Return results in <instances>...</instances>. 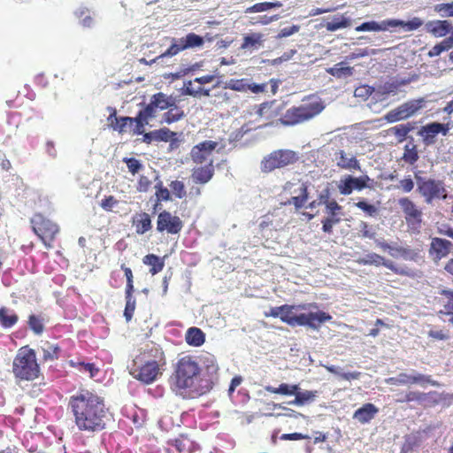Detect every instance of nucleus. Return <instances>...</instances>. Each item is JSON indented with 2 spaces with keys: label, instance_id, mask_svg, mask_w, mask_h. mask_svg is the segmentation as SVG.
I'll list each match as a JSON object with an SVG mask.
<instances>
[{
  "label": "nucleus",
  "instance_id": "f257e3e1",
  "mask_svg": "<svg viewBox=\"0 0 453 453\" xmlns=\"http://www.w3.org/2000/svg\"><path fill=\"white\" fill-rule=\"evenodd\" d=\"M70 406L79 430L97 432L104 428L107 410L99 395L82 390L71 397Z\"/></svg>",
  "mask_w": 453,
  "mask_h": 453
},
{
  "label": "nucleus",
  "instance_id": "f03ea898",
  "mask_svg": "<svg viewBox=\"0 0 453 453\" xmlns=\"http://www.w3.org/2000/svg\"><path fill=\"white\" fill-rule=\"evenodd\" d=\"M210 364L207 365V372L210 378H203L201 368L198 363L191 357L180 358L175 369L174 390L182 395L181 390H188L189 393L203 395L208 392L213 385L214 375L218 371V366L214 364L213 357L208 358Z\"/></svg>",
  "mask_w": 453,
  "mask_h": 453
},
{
  "label": "nucleus",
  "instance_id": "7ed1b4c3",
  "mask_svg": "<svg viewBox=\"0 0 453 453\" xmlns=\"http://www.w3.org/2000/svg\"><path fill=\"white\" fill-rule=\"evenodd\" d=\"M165 365V355L159 346L154 342H148L134 359L130 374L145 384H150L161 375V369Z\"/></svg>",
  "mask_w": 453,
  "mask_h": 453
},
{
  "label": "nucleus",
  "instance_id": "20e7f679",
  "mask_svg": "<svg viewBox=\"0 0 453 453\" xmlns=\"http://www.w3.org/2000/svg\"><path fill=\"white\" fill-rule=\"evenodd\" d=\"M281 321L290 326H308L318 330L319 326L332 319L328 313L318 310L314 303L283 304Z\"/></svg>",
  "mask_w": 453,
  "mask_h": 453
},
{
  "label": "nucleus",
  "instance_id": "39448f33",
  "mask_svg": "<svg viewBox=\"0 0 453 453\" xmlns=\"http://www.w3.org/2000/svg\"><path fill=\"white\" fill-rule=\"evenodd\" d=\"M325 109L322 99L317 96L304 98L297 106L290 107L279 119L284 126H295L309 121L318 116Z\"/></svg>",
  "mask_w": 453,
  "mask_h": 453
},
{
  "label": "nucleus",
  "instance_id": "423d86ee",
  "mask_svg": "<svg viewBox=\"0 0 453 453\" xmlns=\"http://www.w3.org/2000/svg\"><path fill=\"white\" fill-rule=\"evenodd\" d=\"M12 371L14 375L21 380H32L37 378L39 365L35 351L31 349L21 348L13 360Z\"/></svg>",
  "mask_w": 453,
  "mask_h": 453
},
{
  "label": "nucleus",
  "instance_id": "0eeeda50",
  "mask_svg": "<svg viewBox=\"0 0 453 453\" xmlns=\"http://www.w3.org/2000/svg\"><path fill=\"white\" fill-rule=\"evenodd\" d=\"M423 21L419 18H413L411 20L407 22L400 20V19H385L380 22L377 21H368L364 22L360 26L356 27L357 32H367V31H388L393 28L401 27L405 31H413L421 27Z\"/></svg>",
  "mask_w": 453,
  "mask_h": 453
},
{
  "label": "nucleus",
  "instance_id": "6e6552de",
  "mask_svg": "<svg viewBox=\"0 0 453 453\" xmlns=\"http://www.w3.org/2000/svg\"><path fill=\"white\" fill-rule=\"evenodd\" d=\"M297 160L296 154L288 150H280L265 157L261 162V171L270 173L276 168L285 167Z\"/></svg>",
  "mask_w": 453,
  "mask_h": 453
},
{
  "label": "nucleus",
  "instance_id": "1a4fd4ad",
  "mask_svg": "<svg viewBox=\"0 0 453 453\" xmlns=\"http://www.w3.org/2000/svg\"><path fill=\"white\" fill-rule=\"evenodd\" d=\"M219 142L206 140L195 145L190 151V157L196 165H213V151Z\"/></svg>",
  "mask_w": 453,
  "mask_h": 453
},
{
  "label": "nucleus",
  "instance_id": "9d476101",
  "mask_svg": "<svg viewBox=\"0 0 453 453\" xmlns=\"http://www.w3.org/2000/svg\"><path fill=\"white\" fill-rule=\"evenodd\" d=\"M32 223L35 233L46 246L50 247V242L54 239L58 232V225L50 219H44L42 215H35Z\"/></svg>",
  "mask_w": 453,
  "mask_h": 453
},
{
  "label": "nucleus",
  "instance_id": "9b49d317",
  "mask_svg": "<svg viewBox=\"0 0 453 453\" xmlns=\"http://www.w3.org/2000/svg\"><path fill=\"white\" fill-rule=\"evenodd\" d=\"M369 180L370 178L367 175H363L360 177L346 175L338 181L337 188L342 195L349 196L354 190L360 191L366 188L367 181Z\"/></svg>",
  "mask_w": 453,
  "mask_h": 453
},
{
  "label": "nucleus",
  "instance_id": "f8f14e48",
  "mask_svg": "<svg viewBox=\"0 0 453 453\" xmlns=\"http://www.w3.org/2000/svg\"><path fill=\"white\" fill-rule=\"evenodd\" d=\"M418 189L426 198V202L430 203L434 198L440 197L445 191L442 183L434 180H423L418 179Z\"/></svg>",
  "mask_w": 453,
  "mask_h": 453
},
{
  "label": "nucleus",
  "instance_id": "ddd939ff",
  "mask_svg": "<svg viewBox=\"0 0 453 453\" xmlns=\"http://www.w3.org/2000/svg\"><path fill=\"white\" fill-rule=\"evenodd\" d=\"M181 228L182 223L179 217L165 211L159 213L157 223V229L159 232L166 231L169 234H178Z\"/></svg>",
  "mask_w": 453,
  "mask_h": 453
},
{
  "label": "nucleus",
  "instance_id": "4468645a",
  "mask_svg": "<svg viewBox=\"0 0 453 453\" xmlns=\"http://www.w3.org/2000/svg\"><path fill=\"white\" fill-rule=\"evenodd\" d=\"M398 204L404 213V218L408 224L417 225L422 221V211L408 197H403L398 200Z\"/></svg>",
  "mask_w": 453,
  "mask_h": 453
},
{
  "label": "nucleus",
  "instance_id": "2eb2a0df",
  "mask_svg": "<svg viewBox=\"0 0 453 453\" xmlns=\"http://www.w3.org/2000/svg\"><path fill=\"white\" fill-rule=\"evenodd\" d=\"M449 127L444 124L433 122L423 126L418 134L423 138V142L426 145H431L434 143L435 136L441 133L443 135H447Z\"/></svg>",
  "mask_w": 453,
  "mask_h": 453
},
{
  "label": "nucleus",
  "instance_id": "dca6fc26",
  "mask_svg": "<svg viewBox=\"0 0 453 453\" xmlns=\"http://www.w3.org/2000/svg\"><path fill=\"white\" fill-rule=\"evenodd\" d=\"M429 377L412 371L411 373H399L395 377H390L386 380V383L389 385H409V384H424L430 383Z\"/></svg>",
  "mask_w": 453,
  "mask_h": 453
},
{
  "label": "nucleus",
  "instance_id": "f3484780",
  "mask_svg": "<svg viewBox=\"0 0 453 453\" xmlns=\"http://www.w3.org/2000/svg\"><path fill=\"white\" fill-rule=\"evenodd\" d=\"M452 243L445 239L433 238L429 253L434 260H441L449 253Z\"/></svg>",
  "mask_w": 453,
  "mask_h": 453
},
{
  "label": "nucleus",
  "instance_id": "a211bd4d",
  "mask_svg": "<svg viewBox=\"0 0 453 453\" xmlns=\"http://www.w3.org/2000/svg\"><path fill=\"white\" fill-rule=\"evenodd\" d=\"M334 160L337 166L345 170H360V165L357 158L344 150H339L334 153Z\"/></svg>",
  "mask_w": 453,
  "mask_h": 453
},
{
  "label": "nucleus",
  "instance_id": "6ab92c4d",
  "mask_svg": "<svg viewBox=\"0 0 453 453\" xmlns=\"http://www.w3.org/2000/svg\"><path fill=\"white\" fill-rule=\"evenodd\" d=\"M200 165L193 169L191 178L195 183L205 184L211 180L214 174V167L211 164Z\"/></svg>",
  "mask_w": 453,
  "mask_h": 453
},
{
  "label": "nucleus",
  "instance_id": "aec40b11",
  "mask_svg": "<svg viewBox=\"0 0 453 453\" xmlns=\"http://www.w3.org/2000/svg\"><path fill=\"white\" fill-rule=\"evenodd\" d=\"M184 43L182 38H171L169 48L162 52L159 56L153 58L150 63H162L165 58H172L180 51L184 50Z\"/></svg>",
  "mask_w": 453,
  "mask_h": 453
},
{
  "label": "nucleus",
  "instance_id": "412c9836",
  "mask_svg": "<svg viewBox=\"0 0 453 453\" xmlns=\"http://www.w3.org/2000/svg\"><path fill=\"white\" fill-rule=\"evenodd\" d=\"M264 42L265 35L263 34L252 33L243 37V42L241 45V49L252 52L262 48Z\"/></svg>",
  "mask_w": 453,
  "mask_h": 453
},
{
  "label": "nucleus",
  "instance_id": "4be33fe9",
  "mask_svg": "<svg viewBox=\"0 0 453 453\" xmlns=\"http://www.w3.org/2000/svg\"><path fill=\"white\" fill-rule=\"evenodd\" d=\"M378 412V408L372 403H365L361 408L357 409L354 414L353 418L357 419L362 424L371 421Z\"/></svg>",
  "mask_w": 453,
  "mask_h": 453
},
{
  "label": "nucleus",
  "instance_id": "5701e85b",
  "mask_svg": "<svg viewBox=\"0 0 453 453\" xmlns=\"http://www.w3.org/2000/svg\"><path fill=\"white\" fill-rule=\"evenodd\" d=\"M319 393L316 390H301L297 389L296 397L294 400L289 401L288 404L296 406H303L313 403L318 397Z\"/></svg>",
  "mask_w": 453,
  "mask_h": 453
},
{
  "label": "nucleus",
  "instance_id": "b1692460",
  "mask_svg": "<svg viewBox=\"0 0 453 453\" xmlns=\"http://www.w3.org/2000/svg\"><path fill=\"white\" fill-rule=\"evenodd\" d=\"M426 28L428 33L434 36L442 37L450 31L451 26L448 20H433L426 24Z\"/></svg>",
  "mask_w": 453,
  "mask_h": 453
},
{
  "label": "nucleus",
  "instance_id": "393cba45",
  "mask_svg": "<svg viewBox=\"0 0 453 453\" xmlns=\"http://www.w3.org/2000/svg\"><path fill=\"white\" fill-rule=\"evenodd\" d=\"M388 253L394 258H402L403 260H415L418 255L413 250L400 246L397 243H391Z\"/></svg>",
  "mask_w": 453,
  "mask_h": 453
},
{
  "label": "nucleus",
  "instance_id": "a878e982",
  "mask_svg": "<svg viewBox=\"0 0 453 453\" xmlns=\"http://www.w3.org/2000/svg\"><path fill=\"white\" fill-rule=\"evenodd\" d=\"M326 72L337 79H343L353 75L354 67L347 65L346 62L342 61L326 69Z\"/></svg>",
  "mask_w": 453,
  "mask_h": 453
},
{
  "label": "nucleus",
  "instance_id": "bb28decb",
  "mask_svg": "<svg viewBox=\"0 0 453 453\" xmlns=\"http://www.w3.org/2000/svg\"><path fill=\"white\" fill-rule=\"evenodd\" d=\"M150 102L157 110L158 109L160 111L169 109L175 104V99L173 96H167L162 92L155 94L151 97Z\"/></svg>",
  "mask_w": 453,
  "mask_h": 453
},
{
  "label": "nucleus",
  "instance_id": "cd10ccee",
  "mask_svg": "<svg viewBox=\"0 0 453 453\" xmlns=\"http://www.w3.org/2000/svg\"><path fill=\"white\" fill-rule=\"evenodd\" d=\"M265 389L267 392L272 393V394H279V395H288V396L294 395L296 397L297 389H299V385L281 383L277 388L273 387V386H265Z\"/></svg>",
  "mask_w": 453,
  "mask_h": 453
},
{
  "label": "nucleus",
  "instance_id": "c85d7f7f",
  "mask_svg": "<svg viewBox=\"0 0 453 453\" xmlns=\"http://www.w3.org/2000/svg\"><path fill=\"white\" fill-rule=\"evenodd\" d=\"M351 26V19L344 15H335L325 25L327 31L334 32Z\"/></svg>",
  "mask_w": 453,
  "mask_h": 453
},
{
  "label": "nucleus",
  "instance_id": "c756f323",
  "mask_svg": "<svg viewBox=\"0 0 453 453\" xmlns=\"http://www.w3.org/2000/svg\"><path fill=\"white\" fill-rule=\"evenodd\" d=\"M185 339L188 345L198 347L204 342L205 335L200 328L190 327L186 333Z\"/></svg>",
  "mask_w": 453,
  "mask_h": 453
},
{
  "label": "nucleus",
  "instance_id": "7c9ffc66",
  "mask_svg": "<svg viewBox=\"0 0 453 453\" xmlns=\"http://www.w3.org/2000/svg\"><path fill=\"white\" fill-rule=\"evenodd\" d=\"M423 100L408 101L399 106L404 119L414 115L421 107Z\"/></svg>",
  "mask_w": 453,
  "mask_h": 453
},
{
  "label": "nucleus",
  "instance_id": "2f4dec72",
  "mask_svg": "<svg viewBox=\"0 0 453 453\" xmlns=\"http://www.w3.org/2000/svg\"><path fill=\"white\" fill-rule=\"evenodd\" d=\"M17 321L18 316L12 310L6 307L0 309V324L4 327H11L15 325Z\"/></svg>",
  "mask_w": 453,
  "mask_h": 453
},
{
  "label": "nucleus",
  "instance_id": "473e14b6",
  "mask_svg": "<svg viewBox=\"0 0 453 453\" xmlns=\"http://www.w3.org/2000/svg\"><path fill=\"white\" fill-rule=\"evenodd\" d=\"M300 195L293 196L288 202V204H294L296 209L304 206L308 199L307 187L305 184L299 185Z\"/></svg>",
  "mask_w": 453,
  "mask_h": 453
},
{
  "label": "nucleus",
  "instance_id": "72a5a7b5",
  "mask_svg": "<svg viewBox=\"0 0 453 453\" xmlns=\"http://www.w3.org/2000/svg\"><path fill=\"white\" fill-rule=\"evenodd\" d=\"M325 368L328 372H330L346 380H358L361 375V372H344L341 367L334 366V365H326Z\"/></svg>",
  "mask_w": 453,
  "mask_h": 453
},
{
  "label": "nucleus",
  "instance_id": "f704fd0d",
  "mask_svg": "<svg viewBox=\"0 0 453 453\" xmlns=\"http://www.w3.org/2000/svg\"><path fill=\"white\" fill-rule=\"evenodd\" d=\"M143 263L145 265H150L151 268L150 272L151 274H156L162 271L164 267V262L160 260V258L155 255H147L143 257Z\"/></svg>",
  "mask_w": 453,
  "mask_h": 453
},
{
  "label": "nucleus",
  "instance_id": "c9c22d12",
  "mask_svg": "<svg viewBox=\"0 0 453 453\" xmlns=\"http://www.w3.org/2000/svg\"><path fill=\"white\" fill-rule=\"evenodd\" d=\"M75 14L82 27H91L94 25V17L88 9L80 8L76 11Z\"/></svg>",
  "mask_w": 453,
  "mask_h": 453
},
{
  "label": "nucleus",
  "instance_id": "e433bc0d",
  "mask_svg": "<svg viewBox=\"0 0 453 453\" xmlns=\"http://www.w3.org/2000/svg\"><path fill=\"white\" fill-rule=\"evenodd\" d=\"M181 38L183 40L185 50L201 47L204 42L203 38L202 36L196 35L194 33H189L185 37Z\"/></svg>",
  "mask_w": 453,
  "mask_h": 453
},
{
  "label": "nucleus",
  "instance_id": "4c0bfd02",
  "mask_svg": "<svg viewBox=\"0 0 453 453\" xmlns=\"http://www.w3.org/2000/svg\"><path fill=\"white\" fill-rule=\"evenodd\" d=\"M413 128L414 127L411 123H408L395 126L391 127L389 131L393 133L398 138V142H401Z\"/></svg>",
  "mask_w": 453,
  "mask_h": 453
},
{
  "label": "nucleus",
  "instance_id": "58836bf2",
  "mask_svg": "<svg viewBox=\"0 0 453 453\" xmlns=\"http://www.w3.org/2000/svg\"><path fill=\"white\" fill-rule=\"evenodd\" d=\"M403 159L410 165H413L418 161V154L416 145L409 143L404 146Z\"/></svg>",
  "mask_w": 453,
  "mask_h": 453
},
{
  "label": "nucleus",
  "instance_id": "ea45409f",
  "mask_svg": "<svg viewBox=\"0 0 453 453\" xmlns=\"http://www.w3.org/2000/svg\"><path fill=\"white\" fill-rule=\"evenodd\" d=\"M183 116V111L174 105L169 108V111L164 114L163 119L165 122L171 124L180 120Z\"/></svg>",
  "mask_w": 453,
  "mask_h": 453
},
{
  "label": "nucleus",
  "instance_id": "a19ab883",
  "mask_svg": "<svg viewBox=\"0 0 453 453\" xmlns=\"http://www.w3.org/2000/svg\"><path fill=\"white\" fill-rule=\"evenodd\" d=\"M133 119L131 117H120L115 125H112V128L119 133L127 132L134 126Z\"/></svg>",
  "mask_w": 453,
  "mask_h": 453
},
{
  "label": "nucleus",
  "instance_id": "79ce46f5",
  "mask_svg": "<svg viewBox=\"0 0 453 453\" xmlns=\"http://www.w3.org/2000/svg\"><path fill=\"white\" fill-rule=\"evenodd\" d=\"M42 350L43 352L44 360H54L58 357V351L59 350V348L58 345L46 342L42 346Z\"/></svg>",
  "mask_w": 453,
  "mask_h": 453
},
{
  "label": "nucleus",
  "instance_id": "37998d69",
  "mask_svg": "<svg viewBox=\"0 0 453 453\" xmlns=\"http://www.w3.org/2000/svg\"><path fill=\"white\" fill-rule=\"evenodd\" d=\"M157 109L150 102L143 110L140 111L137 114L139 119L149 124V121L156 117Z\"/></svg>",
  "mask_w": 453,
  "mask_h": 453
},
{
  "label": "nucleus",
  "instance_id": "c03bdc74",
  "mask_svg": "<svg viewBox=\"0 0 453 453\" xmlns=\"http://www.w3.org/2000/svg\"><path fill=\"white\" fill-rule=\"evenodd\" d=\"M443 293L447 296L448 301L443 305L444 309L440 312L449 316L447 320L453 324V292L444 291Z\"/></svg>",
  "mask_w": 453,
  "mask_h": 453
},
{
  "label": "nucleus",
  "instance_id": "a18cd8bd",
  "mask_svg": "<svg viewBox=\"0 0 453 453\" xmlns=\"http://www.w3.org/2000/svg\"><path fill=\"white\" fill-rule=\"evenodd\" d=\"M359 263L362 265H373L378 266L383 263V257L376 253H369L364 257L360 258Z\"/></svg>",
  "mask_w": 453,
  "mask_h": 453
},
{
  "label": "nucleus",
  "instance_id": "49530a36",
  "mask_svg": "<svg viewBox=\"0 0 453 453\" xmlns=\"http://www.w3.org/2000/svg\"><path fill=\"white\" fill-rule=\"evenodd\" d=\"M434 11L443 18L453 17V2L435 4Z\"/></svg>",
  "mask_w": 453,
  "mask_h": 453
},
{
  "label": "nucleus",
  "instance_id": "de8ad7c7",
  "mask_svg": "<svg viewBox=\"0 0 453 453\" xmlns=\"http://www.w3.org/2000/svg\"><path fill=\"white\" fill-rule=\"evenodd\" d=\"M374 91L372 87L367 85H362L357 87L354 91V96L362 100H366Z\"/></svg>",
  "mask_w": 453,
  "mask_h": 453
},
{
  "label": "nucleus",
  "instance_id": "09e8293b",
  "mask_svg": "<svg viewBox=\"0 0 453 453\" xmlns=\"http://www.w3.org/2000/svg\"><path fill=\"white\" fill-rule=\"evenodd\" d=\"M225 88H230L235 91H244L247 88V85L243 79L242 80H230L224 84Z\"/></svg>",
  "mask_w": 453,
  "mask_h": 453
},
{
  "label": "nucleus",
  "instance_id": "8fccbe9b",
  "mask_svg": "<svg viewBox=\"0 0 453 453\" xmlns=\"http://www.w3.org/2000/svg\"><path fill=\"white\" fill-rule=\"evenodd\" d=\"M151 227V220L150 216L147 213H143L141 215V219L137 224V232L140 234H144Z\"/></svg>",
  "mask_w": 453,
  "mask_h": 453
},
{
  "label": "nucleus",
  "instance_id": "3c124183",
  "mask_svg": "<svg viewBox=\"0 0 453 453\" xmlns=\"http://www.w3.org/2000/svg\"><path fill=\"white\" fill-rule=\"evenodd\" d=\"M172 192L178 198H183L186 196L185 185L180 180H173L170 184Z\"/></svg>",
  "mask_w": 453,
  "mask_h": 453
},
{
  "label": "nucleus",
  "instance_id": "603ef678",
  "mask_svg": "<svg viewBox=\"0 0 453 453\" xmlns=\"http://www.w3.org/2000/svg\"><path fill=\"white\" fill-rule=\"evenodd\" d=\"M174 133L170 131L168 128H161L154 131L155 141H165L167 142L174 136Z\"/></svg>",
  "mask_w": 453,
  "mask_h": 453
},
{
  "label": "nucleus",
  "instance_id": "864d4df0",
  "mask_svg": "<svg viewBox=\"0 0 453 453\" xmlns=\"http://www.w3.org/2000/svg\"><path fill=\"white\" fill-rule=\"evenodd\" d=\"M123 161L127 164L128 171L133 174L139 173V171L142 168V165L140 163V161L134 157H126L123 159Z\"/></svg>",
  "mask_w": 453,
  "mask_h": 453
},
{
  "label": "nucleus",
  "instance_id": "5fc2aeb1",
  "mask_svg": "<svg viewBox=\"0 0 453 453\" xmlns=\"http://www.w3.org/2000/svg\"><path fill=\"white\" fill-rule=\"evenodd\" d=\"M355 205L369 216H374L378 212L376 206L369 204L365 201H359L356 203Z\"/></svg>",
  "mask_w": 453,
  "mask_h": 453
},
{
  "label": "nucleus",
  "instance_id": "6e6d98bb",
  "mask_svg": "<svg viewBox=\"0 0 453 453\" xmlns=\"http://www.w3.org/2000/svg\"><path fill=\"white\" fill-rule=\"evenodd\" d=\"M340 222V219L336 216H329L328 218L322 220V229L325 233H332L333 226Z\"/></svg>",
  "mask_w": 453,
  "mask_h": 453
},
{
  "label": "nucleus",
  "instance_id": "4d7b16f0",
  "mask_svg": "<svg viewBox=\"0 0 453 453\" xmlns=\"http://www.w3.org/2000/svg\"><path fill=\"white\" fill-rule=\"evenodd\" d=\"M384 119L389 123H394L404 119L403 114L401 113L399 106L395 109L389 111L385 115Z\"/></svg>",
  "mask_w": 453,
  "mask_h": 453
},
{
  "label": "nucleus",
  "instance_id": "13d9d810",
  "mask_svg": "<svg viewBox=\"0 0 453 453\" xmlns=\"http://www.w3.org/2000/svg\"><path fill=\"white\" fill-rule=\"evenodd\" d=\"M414 188V182L411 177L400 180L395 188L402 189L405 193L411 192Z\"/></svg>",
  "mask_w": 453,
  "mask_h": 453
},
{
  "label": "nucleus",
  "instance_id": "bf43d9fd",
  "mask_svg": "<svg viewBox=\"0 0 453 453\" xmlns=\"http://www.w3.org/2000/svg\"><path fill=\"white\" fill-rule=\"evenodd\" d=\"M271 10L269 2L258 3L246 9V13L264 12Z\"/></svg>",
  "mask_w": 453,
  "mask_h": 453
},
{
  "label": "nucleus",
  "instance_id": "052dcab7",
  "mask_svg": "<svg viewBox=\"0 0 453 453\" xmlns=\"http://www.w3.org/2000/svg\"><path fill=\"white\" fill-rule=\"evenodd\" d=\"M133 120L134 126L129 129V132H132L133 134H142L144 133V127L148 124L139 119L137 116L134 117Z\"/></svg>",
  "mask_w": 453,
  "mask_h": 453
},
{
  "label": "nucleus",
  "instance_id": "680f3d73",
  "mask_svg": "<svg viewBox=\"0 0 453 453\" xmlns=\"http://www.w3.org/2000/svg\"><path fill=\"white\" fill-rule=\"evenodd\" d=\"M134 310H135V299L134 298L127 299L126 308L124 311V316L127 322L131 320Z\"/></svg>",
  "mask_w": 453,
  "mask_h": 453
},
{
  "label": "nucleus",
  "instance_id": "e2e57ef3",
  "mask_svg": "<svg viewBox=\"0 0 453 453\" xmlns=\"http://www.w3.org/2000/svg\"><path fill=\"white\" fill-rule=\"evenodd\" d=\"M29 326L31 329L37 334H41L43 330L41 320L35 315L29 317Z\"/></svg>",
  "mask_w": 453,
  "mask_h": 453
},
{
  "label": "nucleus",
  "instance_id": "0e129e2a",
  "mask_svg": "<svg viewBox=\"0 0 453 453\" xmlns=\"http://www.w3.org/2000/svg\"><path fill=\"white\" fill-rule=\"evenodd\" d=\"M78 365H79V370L81 372H88L90 378L95 377L96 373L98 372V370L95 367V365L90 363L86 364V363L81 362L78 364Z\"/></svg>",
  "mask_w": 453,
  "mask_h": 453
},
{
  "label": "nucleus",
  "instance_id": "69168bd1",
  "mask_svg": "<svg viewBox=\"0 0 453 453\" xmlns=\"http://www.w3.org/2000/svg\"><path fill=\"white\" fill-rule=\"evenodd\" d=\"M300 29V27L297 25H293L289 27L282 28L277 35V38H284L288 37L296 33H297Z\"/></svg>",
  "mask_w": 453,
  "mask_h": 453
},
{
  "label": "nucleus",
  "instance_id": "338daca9",
  "mask_svg": "<svg viewBox=\"0 0 453 453\" xmlns=\"http://www.w3.org/2000/svg\"><path fill=\"white\" fill-rule=\"evenodd\" d=\"M325 205H326L327 212L331 216H336V212L338 211H341V209H342V207L337 203V202L335 200H330Z\"/></svg>",
  "mask_w": 453,
  "mask_h": 453
},
{
  "label": "nucleus",
  "instance_id": "774afa93",
  "mask_svg": "<svg viewBox=\"0 0 453 453\" xmlns=\"http://www.w3.org/2000/svg\"><path fill=\"white\" fill-rule=\"evenodd\" d=\"M117 204V200L110 196L106 197L105 199L102 200L101 206L103 209L106 211H111V209Z\"/></svg>",
  "mask_w": 453,
  "mask_h": 453
}]
</instances>
